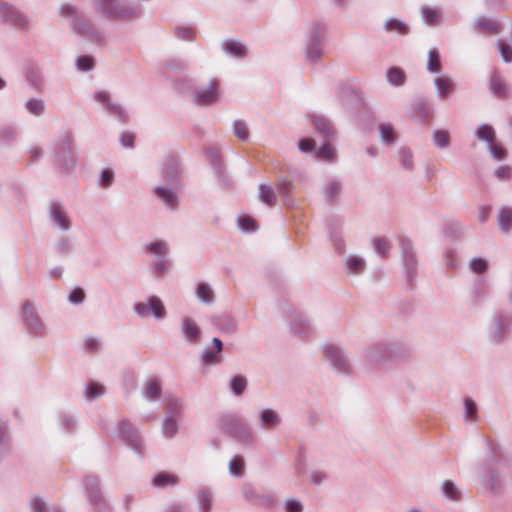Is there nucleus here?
<instances>
[{"mask_svg": "<svg viewBox=\"0 0 512 512\" xmlns=\"http://www.w3.org/2000/svg\"><path fill=\"white\" fill-rule=\"evenodd\" d=\"M387 81L392 86H403L406 81L405 72L398 67H391L386 73Z\"/></svg>", "mask_w": 512, "mask_h": 512, "instance_id": "40", "label": "nucleus"}, {"mask_svg": "<svg viewBox=\"0 0 512 512\" xmlns=\"http://www.w3.org/2000/svg\"><path fill=\"white\" fill-rule=\"evenodd\" d=\"M222 49L225 53L235 58H244L247 55L246 46L239 40L227 39L222 42Z\"/></svg>", "mask_w": 512, "mask_h": 512, "instance_id": "24", "label": "nucleus"}, {"mask_svg": "<svg viewBox=\"0 0 512 512\" xmlns=\"http://www.w3.org/2000/svg\"><path fill=\"white\" fill-rule=\"evenodd\" d=\"M162 174L170 186H178V167L174 159H169L165 163Z\"/></svg>", "mask_w": 512, "mask_h": 512, "instance_id": "31", "label": "nucleus"}, {"mask_svg": "<svg viewBox=\"0 0 512 512\" xmlns=\"http://www.w3.org/2000/svg\"><path fill=\"white\" fill-rule=\"evenodd\" d=\"M188 63L182 59H170L163 63L160 72L165 77H170L172 73H180L187 69Z\"/></svg>", "mask_w": 512, "mask_h": 512, "instance_id": "28", "label": "nucleus"}, {"mask_svg": "<svg viewBox=\"0 0 512 512\" xmlns=\"http://www.w3.org/2000/svg\"><path fill=\"white\" fill-rule=\"evenodd\" d=\"M326 25L316 22L312 25L305 48V56L308 61L315 62L323 54L322 41L326 33Z\"/></svg>", "mask_w": 512, "mask_h": 512, "instance_id": "5", "label": "nucleus"}, {"mask_svg": "<svg viewBox=\"0 0 512 512\" xmlns=\"http://www.w3.org/2000/svg\"><path fill=\"white\" fill-rule=\"evenodd\" d=\"M373 247L379 256L385 257L390 252L391 244L387 238L377 237L373 240Z\"/></svg>", "mask_w": 512, "mask_h": 512, "instance_id": "57", "label": "nucleus"}, {"mask_svg": "<svg viewBox=\"0 0 512 512\" xmlns=\"http://www.w3.org/2000/svg\"><path fill=\"white\" fill-rule=\"evenodd\" d=\"M178 186H170L166 187L164 185H159L155 187L154 193L156 197L165 205V207L169 210H173L178 205V196L176 194V188Z\"/></svg>", "mask_w": 512, "mask_h": 512, "instance_id": "18", "label": "nucleus"}, {"mask_svg": "<svg viewBox=\"0 0 512 512\" xmlns=\"http://www.w3.org/2000/svg\"><path fill=\"white\" fill-rule=\"evenodd\" d=\"M398 154L402 167L409 171L413 170L414 162L412 152L406 148H400Z\"/></svg>", "mask_w": 512, "mask_h": 512, "instance_id": "61", "label": "nucleus"}, {"mask_svg": "<svg viewBox=\"0 0 512 512\" xmlns=\"http://www.w3.org/2000/svg\"><path fill=\"white\" fill-rule=\"evenodd\" d=\"M474 28L478 32H489L490 34H495L499 28V25L492 19L486 17H478L474 21Z\"/></svg>", "mask_w": 512, "mask_h": 512, "instance_id": "38", "label": "nucleus"}, {"mask_svg": "<svg viewBox=\"0 0 512 512\" xmlns=\"http://www.w3.org/2000/svg\"><path fill=\"white\" fill-rule=\"evenodd\" d=\"M32 512H62L58 507L48 508L46 503L39 497H34L30 501Z\"/></svg>", "mask_w": 512, "mask_h": 512, "instance_id": "59", "label": "nucleus"}, {"mask_svg": "<svg viewBox=\"0 0 512 512\" xmlns=\"http://www.w3.org/2000/svg\"><path fill=\"white\" fill-rule=\"evenodd\" d=\"M345 267L349 274L359 275L366 268L365 260L357 255H349L345 259Z\"/></svg>", "mask_w": 512, "mask_h": 512, "instance_id": "30", "label": "nucleus"}, {"mask_svg": "<svg viewBox=\"0 0 512 512\" xmlns=\"http://www.w3.org/2000/svg\"><path fill=\"white\" fill-rule=\"evenodd\" d=\"M133 310L140 318L151 316L156 320H163L167 315L163 301L155 295L135 303Z\"/></svg>", "mask_w": 512, "mask_h": 512, "instance_id": "6", "label": "nucleus"}, {"mask_svg": "<svg viewBox=\"0 0 512 512\" xmlns=\"http://www.w3.org/2000/svg\"><path fill=\"white\" fill-rule=\"evenodd\" d=\"M308 477L311 485L320 486L329 479V472L325 469H312Z\"/></svg>", "mask_w": 512, "mask_h": 512, "instance_id": "51", "label": "nucleus"}, {"mask_svg": "<svg viewBox=\"0 0 512 512\" xmlns=\"http://www.w3.org/2000/svg\"><path fill=\"white\" fill-rule=\"evenodd\" d=\"M434 85L437 89V95L441 99H447L454 91V82L447 75H441L434 79Z\"/></svg>", "mask_w": 512, "mask_h": 512, "instance_id": "25", "label": "nucleus"}, {"mask_svg": "<svg viewBox=\"0 0 512 512\" xmlns=\"http://www.w3.org/2000/svg\"><path fill=\"white\" fill-rule=\"evenodd\" d=\"M512 325V314L508 312H499L494 317V326L492 337L495 340L503 338L506 329Z\"/></svg>", "mask_w": 512, "mask_h": 512, "instance_id": "21", "label": "nucleus"}, {"mask_svg": "<svg viewBox=\"0 0 512 512\" xmlns=\"http://www.w3.org/2000/svg\"><path fill=\"white\" fill-rule=\"evenodd\" d=\"M196 296L205 304H211L214 300V292L207 283H200L197 285Z\"/></svg>", "mask_w": 512, "mask_h": 512, "instance_id": "49", "label": "nucleus"}, {"mask_svg": "<svg viewBox=\"0 0 512 512\" xmlns=\"http://www.w3.org/2000/svg\"><path fill=\"white\" fill-rule=\"evenodd\" d=\"M384 27L387 32H396L401 35L408 34L410 30L405 22L396 18L386 20Z\"/></svg>", "mask_w": 512, "mask_h": 512, "instance_id": "46", "label": "nucleus"}, {"mask_svg": "<svg viewBox=\"0 0 512 512\" xmlns=\"http://www.w3.org/2000/svg\"><path fill=\"white\" fill-rule=\"evenodd\" d=\"M181 332L189 343H197L201 337V329L190 317H185L181 322Z\"/></svg>", "mask_w": 512, "mask_h": 512, "instance_id": "23", "label": "nucleus"}, {"mask_svg": "<svg viewBox=\"0 0 512 512\" xmlns=\"http://www.w3.org/2000/svg\"><path fill=\"white\" fill-rule=\"evenodd\" d=\"M234 135L241 141L249 139V130L247 124L243 120H235L232 125Z\"/></svg>", "mask_w": 512, "mask_h": 512, "instance_id": "58", "label": "nucleus"}, {"mask_svg": "<svg viewBox=\"0 0 512 512\" xmlns=\"http://www.w3.org/2000/svg\"><path fill=\"white\" fill-rule=\"evenodd\" d=\"M440 489H441L442 495L446 499H448L450 501H454V502H458V501L462 500L463 492H462L461 488L452 480L447 479V480L443 481Z\"/></svg>", "mask_w": 512, "mask_h": 512, "instance_id": "26", "label": "nucleus"}, {"mask_svg": "<svg viewBox=\"0 0 512 512\" xmlns=\"http://www.w3.org/2000/svg\"><path fill=\"white\" fill-rule=\"evenodd\" d=\"M85 486L89 503L101 509L104 497L99 487L98 478L94 476H87L85 480Z\"/></svg>", "mask_w": 512, "mask_h": 512, "instance_id": "19", "label": "nucleus"}, {"mask_svg": "<svg viewBox=\"0 0 512 512\" xmlns=\"http://www.w3.org/2000/svg\"><path fill=\"white\" fill-rule=\"evenodd\" d=\"M470 269L477 274L485 272L488 268V263L485 259L474 257L469 262Z\"/></svg>", "mask_w": 512, "mask_h": 512, "instance_id": "64", "label": "nucleus"}, {"mask_svg": "<svg viewBox=\"0 0 512 512\" xmlns=\"http://www.w3.org/2000/svg\"><path fill=\"white\" fill-rule=\"evenodd\" d=\"M400 250L407 281L412 285L417 275V260L409 239L400 240Z\"/></svg>", "mask_w": 512, "mask_h": 512, "instance_id": "11", "label": "nucleus"}, {"mask_svg": "<svg viewBox=\"0 0 512 512\" xmlns=\"http://www.w3.org/2000/svg\"><path fill=\"white\" fill-rule=\"evenodd\" d=\"M0 18L2 22L17 28L28 25V18L22 11L5 3H0Z\"/></svg>", "mask_w": 512, "mask_h": 512, "instance_id": "15", "label": "nucleus"}, {"mask_svg": "<svg viewBox=\"0 0 512 512\" xmlns=\"http://www.w3.org/2000/svg\"><path fill=\"white\" fill-rule=\"evenodd\" d=\"M260 426L263 429L271 430L280 423L279 415L270 408L262 409L259 413Z\"/></svg>", "mask_w": 512, "mask_h": 512, "instance_id": "27", "label": "nucleus"}, {"mask_svg": "<svg viewBox=\"0 0 512 512\" xmlns=\"http://www.w3.org/2000/svg\"><path fill=\"white\" fill-rule=\"evenodd\" d=\"M114 435L119 436L138 455L143 453L144 444L142 437L131 427L127 420H122L118 423L117 431L114 432Z\"/></svg>", "mask_w": 512, "mask_h": 512, "instance_id": "9", "label": "nucleus"}, {"mask_svg": "<svg viewBox=\"0 0 512 512\" xmlns=\"http://www.w3.org/2000/svg\"><path fill=\"white\" fill-rule=\"evenodd\" d=\"M161 394V383L156 378H149L146 381L144 397L149 400H156Z\"/></svg>", "mask_w": 512, "mask_h": 512, "instance_id": "43", "label": "nucleus"}, {"mask_svg": "<svg viewBox=\"0 0 512 512\" xmlns=\"http://www.w3.org/2000/svg\"><path fill=\"white\" fill-rule=\"evenodd\" d=\"M184 411L183 401L175 396H171L167 398L166 405V416H171V418H176L180 416Z\"/></svg>", "mask_w": 512, "mask_h": 512, "instance_id": "42", "label": "nucleus"}, {"mask_svg": "<svg viewBox=\"0 0 512 512\" xmlns=\"http://www.w3.org/2000/svg\"><path fill=\"white\" fill-rule=\"evenodd\" d=\"M314 127L318 133L323 135L325 141H329L333 137V128L329 120L322 116H314Z\"/></svg>", "mask_w": 512, "mask_h": 512, "instance_id": "32", "label": "nucleus"}, {"mask_svg": "<svg viewBox=\"0 0 512 512\" xmlns=\"http://www.w3.org/2000/svg\"><path fill=\"white\" fill-rule=\"evenodd\" d=\"M248 386V381L243 375H235L229 381V387L231 392L235 396H241Z\"/></svg>", "mask_w": 512, "mask_h": 512, "instance_id": "45", "label": "nucleus"}, {"mask_svg": "<svg viewBox=\"0 0 512 512\" xmlns=\"http://www.w3.org/2000/svg\"><path fill=\"white\" fill-rule=\"evenodd\" d=\"M145 251L159 257L160 259H164L168 253V248L164 241L159 240L146 244Z\"/></svg>", "mask_w": 512, "mask_h": 512, "instance_id": "48", "label": "nucleus"}, {"mask_svg": "<svg viewBox=\"0 0 512 512\" xmlns=\"http://www.w3.org/2000/svg\"><path fill=\"white\" fill-rule=\"evenodd\" d=\"M22 317L29 334L36 337H43L46 335V325L30 302H26L23 305Z\"/></svg>", "mask_w": 512, "mask_h": 512, "instance_id": "8", "label": "nucleus"}, {"mask_svg": "<svg viewBox=\"0 0 512 512\" xmlns=\"http://www.w3.org/2000/svg\"><path fill=\"white\" fill-rule=\"evenodd\" d=\"M421 15L425 23L429 25L436 24L441 18V12L438 9L423 6L421 8Z\"/></svg>", "mask_w": 512, "mask_h": 512, "instance_id": "53", "label": "nucleus"}, {"mask_svg": "<svg viewBox=\"0 0 512 512\" xmlns=\"http://www.w3.org/2000/svg\"><path fill=\"white\" fill-rule=\"evenodd\" d=\"M206 156L213 167L215 176L223 183L228 184V180L225 175L224 167L222 166L220 152L215 147H209L206 150Z\"/></svg>", "mask_w": 512, "mask_h": 512, "instance_id": "22", "label": "nucleus"}, {"mask_svg": "<svg viewBox=\"0 0 512 512\" xmlns=\"http://www.w3.org/2000/svg\"><path fill=\"white\" fill-rule=\"evenodd\" d=\"M465 419L471 422L479 420L477 405L473 399L466 397L464 399Z\"/></svg>", "mask_w": 512, "mask_h": 512, "instance_id": "55", "label": "nucleus"}, {"mask_svg": "<svg viewBox=\"0 0 512 512\" xmlns=\"http://www.w3.org/2000/svg\"><path fill=\"white\" fill-rule=\"evenodd\" d=\"M105 387L99 383L91 382L86 386L85 398L89 401L104 395Z\"/></svg>", "mask_w": 512, "mask_h": 512, "instance_id": "56", "label": "nucleus"}, {"mask_svg": "<svg viewBox=\"0 0 512 512\" xmlns=\"http://www.w3.org/2000/svg\"><path fill=\"white\" fill-rule=\"evenodd\" d=\"M178 482L179 479L176 475L166 472L157 473L152 479V485L157 488L176 486Z\"/></svg>", "mask_w": 512, "mask_h": 512, "instance_id": "34", "label": "nucleus"}, {"mask_svg": "<svg viewBox=\"0 0 512 512\" xmlns=\"http://www.w3.org/2000/svg\"><path fill=\"white\" fill-rule=\"evenodd\" d=\"M482 469L484 474L481 477V481L484 487L492 492L499 491L502 487V481L496 464L484 463Z\"/></svg>", "mask_w": 512, "mask_h": 512, "instance_id": "16", "label": "nucleus"}, {"mask_svg": "<svg viewBox=\"0 0 512 512\" xmlns=\"http://www.w3.org/2000/svg\"><path fill=\"white\" fill-rule=\"evenodd\" d=\"M55 163L64 170L74 169L76 166V155L72 149V138L69 133L59 136L55 147Z\"/></svg>", "mask_w": 512, "mask_h": 512, "instance_id": "4", "label": "nucleus"}, {"mask_svg": "<svg viewBox=\"0 0 512 512\" xmlns=\"http://www.w3.org/2000/svg\"><path fill=\"white\" fill-rule=\"evenodd\" d=\"M25 78L30 87L37 92H43L45 89V77L41 67L30 64L26 67Z\"/></svg>", "mask_w": 512, "mask_h": 512, "instance_id": "17", "label": "nucleus"}, {"mask_svg": "<svg viewBox=\"0 0 512 512\" xmlns=\"http://www.w3.org/2000/svg\"><path fill=\"white\" fill-rule=\"evenodd\" d=\"M228 470L233 477H242L245 473V460L243 456L235 455L228 463Z\"/></svg>", "mask_w": 512, "mask_h": 512, "instance_id": "41", "label": "nucleus"}, {"mask_svg": "<svg viewBox=\"0 0 512 512\" xmlns=\"http://www.w3.org/2000/svg\"><path fill=\"white\" fill-rule=\"evenodd\" d=\"M220 99L218 81L213 79L206 87L197 88L193 94V100L198 105H213Z\"/></svg>", "mask_w": 512, "mask_h": 512, "instance_id": "14", "label": "nucleus"}, {"mask_svg": "<svg viewBox=\"0 0 512 512\" xmlns=\"http://www.w3.org/2000/svg\"><path fill=\"white\" fill-rule=\"evenodd\" d=\"M434 144L439 148H447L450 144L449 133L444 130H435L433 132Z\"/></svg>", "mask_w": 512, "mask_h": 512, "instance_id": "62", "label": "nucleus"}, {"mask_svg": "<svg viewBox=\"0 0 512 512\" xmlns=\"http://www.w3.org/2000/svg\"><path fill=\"white\" fill-rule=\"evenodd\" d=\"M497 222L500 230L508 233L512 228V208L501 207L497 214Z\"/></svg>", "mask_w": 512, "mask_h": 512, "instance_id": "33", "label": "nucleus"}, {"mask_svg": "<svg viewBox=\"0 0 512 512\" xmlns=\"http://www.w3.org/2000/svg\"><path fill=\"white\" fill-rule=\"evenodd\" d=\"M486 446L488 449V455L485 463L497 464L499 462V457L501 453L498 443H496L494 440L487 439Z\"/></svg>", "mask_w": 512, "mask_h": 512, "instance_id": "54", "label": "nucleus"}, {"mask_svg": "<svg viewBox=\"0 0 512 512\" xmlns=\"http://www.w3.org/2000/svg\"><path fill=\"white\" fill-rule=\"evenodd\" d=\"M380 140L383 144L392 146L397 141V133L390 123H380L378 126Z\"/></svg>", "mask_w": 512, "mask_h": 512, "instance_id": "29", "label": "nucleus"}, {"mask_svg": "<svg viewBox=\"0 0 512 512\" xmlns=\"http://www.w3.org/2000/svg\"><path fill=\"white\" fill-rule=\"evenodd\" d=\"M292 329L301 336H309L312 328L310 321L303 315H296L292 320Z\"/></svg>", "mask_w": 512, "mask_h": 512, "instance_id": "37", "label": "nucleus"}, {"mask_svg": "<svg viewBox=\"0 0 512 512\" xmlns=\"http://www.w3.org/2000/svg\"><path fill=\"white\" fill-rule=\"evenodd\" d=\"M440 53L437 48H431L428 52L427 71L429 73H439L441 71Z\"/></svg>", "mask_w": 512, "mask_h": 512, "instance_id": "44", "label": "nucleus"}, {"mask_svg": "<svg viewBox=\"0 0 512 512\" xmlns=\"http://www.w3.org/2000/svg\"><path fill=\"white\" fill-rule=\"evenodd\" d=\"M10 444L7 425L0 419V459L9 452Z\"/></svg>", "mask_w": 512, "mask_h": 512, "instance_id": "47", "label": "nucleus"}, {"mask_svg": "<svg viewBox=\"0 0 512 512\" xmlns=\"http://www.w3.org/2000/svg\"><path fill=\"white\" fill-rule=\"evenodd\" d=\"M325 359L331 368L340 374H348L351 371L350 362L341 347L334 344H326L323 347Z\"/></svg>", "mask_w": 512, "mask_h": 512, "instance_id": "7", "label": "nucleus"}, {"mask_svg": "<svg viewBox=\"0 0 512 512\" xmlns=\"http://www.w3.org/2000/svg\"><path fill=\"white\" fill-rule=\"evenodd\" d=\"M475 134L480 140L487 143V149L494 159L503 160L506 157L507 152L496 142L495 131L491 126L482 124L476 129Z\"/></svg>", "mask_w": 512, "mask_h": 512, "instance_id": "10", "label": "nucleus"}, {"mask_svg": "<svg viewBox=\"0 0 512 512\" xmlns=\"http://www.w3.org/2000/svg\"><path fill=\"white\" fill-rule=\"evenodd\" d=\"M26 110L35 116H40L45 111V103L40 98H31L25 102Z\"/></svg>", "mask_w": 512, "mask_h": 512, "instance_id": "52", "label": "nucleus"}, {"mask_svg": "<svg viewBox=\"0 0 512 512\" xmlns=\"http://www.w3.org/2000/svg\"><path fill=\"white\" fill-rule=\"evenodd\" d=\"M77 69L81 72H88L94 68V59L91 56H79L76 59Z\"/></svg>", "mask_w": 512, "mask_h": 512, "instance_id": "63", "label": "nucleus"}, {"mask_svg": "<svg viewBox=\"0 0 512 512\" xmlns=\"http://www.w3.org/2000/svg\"><path fill=\"white\" fill-rule=\"evenodd\" d=\"M490 90L494 95L506 97L508 94V86L504 79L498 74L493 73L490 79Z\"/></svg>", "mask_w": 512, "mask_h": 512, "instance_id": "35", "label": "nucleus"}, {"mask_svg": "<svg viewBox=\"0 0 512 512\" xmlns=\"http://www.w3.org/2000/svg\"><path fill=\"white\" fill-rule=\"evenodd\" d=\"M390 347L384 343H376L366 351L367 360L373 365H379L390 357Z\"/></svg>", "mask_w": 512, "mask_h": 512, "instance_id": "20", "label": "nucleus"}, {"mask_svg": "<svg viewBox=\"0 0 512 512\" xmlns=\"http://www.w3.org/2000/svg\"><path fill=\"white\" fill-rule=\"evenodd\" d=\"M95 8L103 15L114 20H130L142 13L137 4H124L119 0H95Z\"/></svg>", "mask_w": 512, "mask_h": 512, "instance_id": "2", "label": "nucleus"}, {"mask_svg": "<svg viewBox=\"0 0 512 512\" xmlns=\"http://www.w3.org/2000/svg\"><path fill=\"white\" fill-rule=\"evenodd\" d=\"M201 361L204 365H215L220 363L221 355L216 350L204 349L201 354Z\"/></svg>", "mask_w": 512, "mask_h": 512, "instance_id": "60", "label": "nucleus"}, {"mask_svg": "<svg viewBox=\"0 0 512 512\" xmlns=\"http://www.w3.org/2000/svg\"><path fill=\"white\" fill-rule=\"evenodd\" d=\"M162 433L167 438L174 437L178 433L177 419L165 416L162 423Z\"/></svg>", "mask_w": 512, "mask_h": 512, "instance_id": "50", "label": "nucleus"}, {"mask_svg": "<svg viewBox=\"0 0 512 512\" xmlns=\"http://www.w3.org/2000/svg\"><path fill=\"white\" fill-rule=\"evenodd\" d=\"M431 115V108L424 101H418L415 103L412 110V118L420 123H426Z\"/></svg>", "mask_w": 512, "mask_h": 512, "instance_id": "36", "label": "nucleus"}, {"mask_svg": "<svg viewBox=\"0 0 512 512\" xmlns=\"http://www.w3.org/2000/svg\"><path fill=\"white\" fill-rule=\"evenodd\" d=\"M93 99L98 103L104 105L106 111L115 116L118 121L122 123H126L129 120V114L126 109L118 102L112 101L110 94L107 91L100 90L97 91Z\"/></svg>", "mask_w": 512, "mask_h": 512, "instance_id": "12", "label": "nucleus"}, {"mask_svg": "<svg viewBox=\"0 0 512 512\" xmlns=\"http://www.w3.org/2000/svg\"><path fill=\"white\" fill-rule=\"evenodd\" d=\"M48 216L55 228L61 231H67L71 228L70 216L61 202L54 201L50 203Z\"/></svg>", "mask_w": 512, "mask_h": 512, "instance_id": "13", "label": "nucleus"}, {"mask_svg": "<svg viewBox=\"0 0 512 512\" xmlns=\"http://www.w3.org/2000/svg\"><path fill=\"white\" fill-rule=\"evenodd\" d=\"M258 190H259V198L263 203H265L269 206L276 205L277 197H276L273 187L270 184L261 183L259 185Z\"/></svg>", "mask_w": 512, "mask_h": 512, "instance_id": "39", "label": "nucleus"}, {"mask_svg": "<svg viewBox=\"0 0 512 512\" xmlns=\"http://www.w3.org/2000/svg\"><path fill=\"white\" fill-rule=\"evenodd\" d=\"M219 426L225 433L245 444H251L254 441L250 428L234 414L222 415L219 419Z\"/></svg>", "mask_w": 512, "mask_h": 512, "instance_id": "3", "label": "nucleus"}, {"mask_svg": "<svg viewBox=\"0 0 512 512\" xmlns=\"http://www.w3.org/2000/svg\"><path fill=\"white\" fill-rule=\"evenodd\" d=\"M59 10L61 16L69 19L70 26L75 33L98 44L103 42L104 33L87 21L76 7L64 4Z\"/></svg>", "mask_w": 512, "mask_h": 512, "instance_id": "1", "label": "nucleus"}]
</instances>
